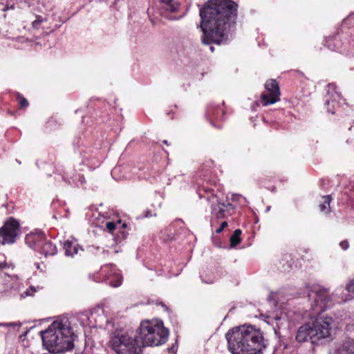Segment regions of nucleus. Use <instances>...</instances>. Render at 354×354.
<instances>
[{"instance_id": "24", "label": "nucleus", "mask_w": 354, "mask_h": 354, "mask_svg": "<svg viewBox=\"0 0 354 354\" xmlns=\"http://www.w3.org/2000/svg\"><path fill=\"white\" fill-rule=\"evenodd\" d=\"M47 21L48 18L46 16L35 15V19L32 21V28L35 30L41 29Z\"/></svg>"}, {"instance_id": "4", "label": "nucleus", "mask_w": 354, "mask_h": 354, "mask_svg": "<svg viewBox=\"0 0 354 354\" xmlns=\"http://www.w3.org/2000/svg\"><path fill=\"white\" fill-rule=\"evenodd\" d=\"M337 328L335 320L330 316H318L299 327L295 337L298 342H310L313 344L331 339Z\"/></svg>"}, {"instance_id": "45", "label": "nucleus", "mask_w": 354, "mask_h": 354, "mask_svg": "<svg viewBox=\"0 0 354 354\" xmlns=\"http://www.w3.org/2000/svg\"><path fill=\"white\" fill-rule=\"evenodd\" d=\"M163 142L166 145H167V140H164Z\"/></svg>"}, {"instance_id": "16", "label": "nucleus", "mask_w": 354, "mask_h": 354, "mask_svg": "<svg viewBox=\"0 0 354 354\" xmlns=\"http://www.w3.org/2000/svg\"><path fill=\"white\" fill-rule=\"evenodd\" d=\"M225 111L220 106H209L207 109L206 118L209 120L212 126L220 128L221 125L216 123L224 120Z\"/></svg>"}, {"instance_id": "12", "label": "nucleus", "mask_w": 354, "mask_h": 354, "mask_svg": "<svg viewBox=\"0 0 354 354\" xmlns=\"http://www.w3.org/2000/svg\"><path fill=\"white\" fill-rule=\"evenodd\" d=\"M348 338L337 344L331 354H354V324L347 326Z\"/></svg>"}, {"instance_id": "42", "label": "nucleus", "mask_w": 354, "mask_h": 354, "mask_svg": "<svg viewBox=\"0 0 354 354\" xmlns=\"http://www.w3.org/2000/svg\"><path fill=\"white\" fill-rule=\"evenodd\" d=\"M160 304L162 305V306H163V307L165 308V310H167V306H165V305H164L163 304H162V303H161Z\"/></svg>"}, {"instance_id": "40", "label": "nucleus", "mask_w": 354, "mask_h": 354, "mask_svg": "<svg viewBox=\"0 0 354 354\" xmlns=\"http://www.w3.org/2000/svg\"><path fill=\"white\" fill-rule=\"evenodd\" d=\"M211 227L212 228H214L215 227V222L214 221H212V223H211Z\"/></svg>"}, {"instance_id": "14", "label": "nucleus", "mask_w": 354, "mask_h": 354, "mask_svg": "<svg viewBox=\"0 0 354 354\" xmlns=\"http://www.w3.org/2000/svg\"><path fill=\"white\" fill-rule=\"evenodd\" d=\"M351 20H354V15L349 17ZM326 45L327 47L334 51H339L341 53L347 52L349 55H353L354 50L350 49L345 45L342 49V42L339 36L329 37L326 39ZM348 45L354 48V41H350Z\"/></svg>"}, {"instance_id": "44", "label": "nucleus", "mask_w": 354, "mask_h": 354, "mask_svg": "<svg viewBox=\"0 0 354 354\" xmlns=\"http://www.w3.org/2000/svg\"><path fill=\"white\" fill-rule=\"evenodd\" d=\"M36 266H37V268L39 269V266L38 263H35Z\"/></svg>"}, {"instance_id": "34", "label": "nucleus", "mask_w": 354, "mask_h": 354, "mask_svg": "<svg viewBox=\"0 0 354 354\" xmlns=\"http://www.w3.org/2000/svg\"><path fill=\"white\" fill-rule=\"evenodd\" d=\"M156 216V213L152 212L151 210H147L145 212V217L149 218L151 216Z\"/></svg>"}, {"instance_id": "22", "label": "nucleus", "mask_w": 354, "mask_h": 354, "mask_svg": "<svg viewBox=\"0 0 354 354\" xmlns=\"http://www.w3.org/2000/svg\"><path fill=\"white\" fill-rule=\"evenodd\" d=\"M38 251L45 256L54 255L57 252V248L52 242L45 239V241L42 243Z\"/></svg>"}, {"instance_id": "6", "label": "nucleus", "mask_w": 354, "mask_h": 354, "mask_svg": "<svg viewBox=\"0 0 354 354\" xmlns=\"http://www.w3.org/2000/svg\"><path fill=\"white\" fill-rule=\"evenodd\" d=\"M169 330L161 321H145L140 324L139 338L143 346H159L166 342Z\"/></svg>"}, {"instance_id": "28", "label": "nucleus", "mask_w": 354, "mask_h": 354, "mask_svg": "<svg viewBox=\"0 0 354 354\" xmlns=\"http://www.w3.org/2000/svg\"><path fill=\"white\" fill-rule=\"evenodd\" d=\"M17 100L21 108H26L28 106V100L19 93L17 95Z\"/></svg>"}, {"instance_id": "20", "label": "nucleus", "mask_w": 354, "mask_h": 354, "mask_svg": "<svg viewBox=\"0 0 354 354\" xmlns=\"http://www.w3.org/2000/svg\"><path fill=\"white\" fill-rule=\"evenodd\" d=\"M79 249L82 250L76 243V241L67 240L64 243V250L66 256L73 257L75 254H77Z\"/></svg>"}, {"instance_id": "26", "label": "nucleus", "mask_w": 354, "mask_h": 354, "mask_svg": "<svg viewBox=\"0 0 354 354\" xmlns=\"http://www.w3.org/2000/svg\"><path fill=\"white\" fill-rule=\"evenodd\" d=\"M241 230L239 229L236 230L230 238L231 247H235L241 242L240 236Z\"/></svg>"}, {"instance_id": "37", "label": "nucleus", "mask_w": 354, "mask_h": 354, "mask_svg": "<svg viewBox=\"0 0 354 354\" xmlns=\"http://www.w3.org/2000/svg\"><path fill=\"white\" fill-rule=\"evenodd\" d=\"M120 169V167H115V168L113 169V170L112 171V174H115V173H116V172H118Z\"/></svg>"}, {"instance_id": "17", "label": "nucleus", "mask_w": 354, "mask_h": 354, "mask_svg": "<svg viewBox=\"0 0 354 354\" xmlns=\"http://www.w3.org/2000/svg\"><path fill=\"white\" fill-rule=\"evenodd\" d=\"M68 319L71 322H72V326L74 328L75 333L77 331V322H78L82 327H93V321L91 320V312H81L77 313L75 317H72Z\"/></svg>"}, {"instance_id": "32", "label": "nucleus", "mask_w": 354, "mask_h": 354, "mask_svg": "<svg viewBox=\"0 0 354 354\" xmlns=\"http://www.w3.org/2000/svg\"><path fill=\"white\" fill-rule=\"evenodd\" d=\"M227 221H223L220 226L215 230L216 233L219 234L227 226Z\"/></svg>"}, {"instance_id": "21", "label": "nucleus", "mask_w": 354, "mask_h": 354, "mask_svg": "<svg viewBox=\"0 0 354 354\" xmlns=\"http://www.w3.org/2000/svg\"><path fill=\"white\" fill-rule=\"evenodd\" d=\"M17 282L16 276L8 275L6 272L0 271V285L4 286L6 288H12L13 284Z\"/></svg>"}, {"instance_id": "23", "label": "nucleus", "mask_w": 354, "mask_h": 354, "mask_svg": "<svg viewBox=\"0 0 354 354\" xmlns=\"http://www.w3.org/2000/svg\"><path fill=\"white\" fill-rule=\"evenodd\" d=\"M162 8L167 11L174 12L179 8V3L174 0H161Z\"/></svg>"}, {"instance_id": "29", "label": "nucleus", "mask_w": 354, "mask_h": 354, "mask_svg": "<svg viewBox=\"0 0 354 354\" xmlns=\"http://www.w3.org/2000/svg\"><path fill=\"white\" fill-rule=\"evenodd\" d=\"M106 228L109 232H113L116 229V224L114 222L108 221L105 225Z\"/></svg>"}, {"instance_id": "36", "label": "nucleus", "mask_w": 354, "mask_h": 354, "mask_svg": "<svg viewBox=\"0 0 354 354\" xmlns=\"http://www.w3.org/2000/svg\"><path fill=\"white\" fill-rule=\"evenodd\" d=\"M6 267H8V263L5 261L0 260V270Z\"/></svg>"}, {"instance_id": "19", "label": "nucleus", "mask_w": 354, "mask_h": 354, "mask_svg": "<svg viewBox=\"0 0 354 354\" xmlns=\"http://www.w3.org/2000/svg\"><path fill=\"white\" fill-rule=\"evenodd\" d=\"M91 320L93 321V327H102L109 322L106 316L104 315L103 308H97L91 311Z\"/></svg>"}, {"instance_id": "11", "label": "nucleus", "mask_w": 354, "mask_h": 354, "mask_svg": "<svg viewBox=\"0 0 354 354\" xmlns=\"http://www.w3.org/2000/svg\"><path fill=\"white\" fill-rule=\"evenodd\" d=\"M100 275L102 280L112 287H118L122 284V277L120 271L113 264H106L102 266Z\"/></svg>"}, {"instance_id": "13", "label": "nucleus", "mask_w": 354, "mask_h": 354, "mask_svg": "<svg viewBox=\"0 0 354 354\" xmlns=\"http://www.w3.org/2000/svg\"><path fill=\"white\" fill-rule=\"evenodd\" d=\"M336 89V86L333 83L328 84L327 86L325 105L327 107L328 111L332 114L335 113V106L342 104V96Z\"/></svg>"}, {"instance_id": "46", "label": "nucleus", "mask_w": 354, "mask_h": 354, "mask_svg": "<svg viewBox=\"0 0 354 354\" xmlns=\"http://www.w3.org/2000/svg\"><path fill=\"white\" fill-rule=\"evenodd\" d=\"M270 207H267V209H266V210H267V212L270 210Z\"/></svg>"}, {"instance_id": "38", "label": "nucleus", "mask_w": 354, "mask_h": 354, "mask_svg": "<svg viewBox=\"0 0 354 354\" xmlns=\"http://www.w3.org/2000/svg\"><path fill=\"white\" fill-rule=\"evenodd\" d=\"M284 319V317H274V319L276 321H281V319Z\"/></svg>"}, {"instance_id": "41", "label": "nucleus", "mask_w": 354, "mask_h": 354, "mask_svg": "<svg viewBox=\"0 0 354 354\" xmlns=\"http://www.w3.org/2000/svg\"><path fill=\"white\" fill-rule=\"evenodd\" d=\"M235 197L241 198V197H242V196H240V195H236V196L234 195L232 199H233V200H234V198H235Z\"/></svg>"}, {"instance_id": "27", "label": "nucleus", "mask_w": 354, "mask_h": 354, "mask_svg": "<svg viewBox=\"0 0 354 354\" xmlns=\"http://www.w3.org/2000/svg\"><path fill=\"white\" fill-rule=\"evenodd\" d=\"M37 291V289L35 287L30 286L25 291H23L20 293V298L24 299L27 297L33 296Z\"/></svg>"}, {"instance_id": "39", "label": "nucleus", "mask_w": 354, "mask_h": 354, "mask_svg": "<svg viewBox=\"0 0 354 354\" xmlns=\"http://www.w3.org/2000/svg\"><path fill=\"white\" fill-rule=\"evenodd\" d=\"M204 282L206 283H212L214 282V280L211 279V280H208V281H204Z\"/></svg>"}, {"instance_id": "18", "label": "nucleus", "mask_w": 354, "mask_h": 354, "mask_svg": "<svg viewBox=\"0 0 354 354\" xmlns=\"http://www.w3.org/2000/svg\"><path fill=\"white\" fill-rule=\"evenodd\" d=\"M45 235L41 231H35L29 233L26 236V243L35 250L39 249L42 243L45 241Z\"/></svg>"}, {"instance_id": "15", "label": "nucleus", "mask_w": 354, "mask_h": 354, "mask_svg": "<svg viewBox=\"0 0 354 354\" xmlns=\"http://www.w3.org/2000/svg\"><path fill=\"white\" fill-rule=\"evenodd\" d=\"M56 172L61 176L62 180L68 185L78 186L79 185L84 184L85 182L83 176L72 174V171L68 168L59 167L56 169Z\"/></svg>"}, {"instance_id": "35", "label": "nucleus", "mask_w": 354, "mask_h": 354, "mask_svg": "<svg viewBox=\"0 0 354 354\" xmlns=\"http://www.w3.org/2000/svg\"><path fill=\"white\" fill-rule=\"evenodd\" d=\"M277 295V292H271L270 295L268 296V300L275 301Z\"/></svg>"}, {"instance_id": "2", "label": "nucleus", "mask_w": 354, "mask_h": 354, "mask_svg": "<svg viewBox=\"0 0 354 354\" xmlns=\"http://www.w3.org/2000/svg\"><path fill=\"white\" fill-rule=\"evenodd\" d=\"M225 338L232 354H263L267 347L262 331L252 325L234 327Z\"/></svg>"}, {"instance_id": "1", "label": "nucleus", "mask_w": 354, "mask_h": 354, "mask_svg": "<svg viewBox=\"0 0 354 354\" xmlns=\"http://www.w3.org/2000/svg\"><path fill=\"white\" fill-rule=\"evenodd\" d=\"M238 5L232 0H209L200 9L202 43L210 46L220 44L227 39L228 33L235 24Z\"/></svg>"}, {"instance_id": "30", "label": "nucleus", "mask_w": 354, "mask_h": 354, "mask_svg": "<svg viewBox=\"0 0 354 354\" xmlns=\"http://www.w3.org/2000/svg\"><path fill=\"white\" fill-rule=\"evenodd\" d=\"M346 289L348 292L354 294V279L351 280L346 286Z\"/></svg>"}, {"instance_id": "9", "label": "nucleus", "mask_w": 354, "mask_h": 354, "mask_svg": "<svg viewBox=\"0 0 354 354\" xmlns=\"http://www.w3.org/2000/svg\"><path fill=\"white\" fill-rule=\"evenodd\" d=\"M19 232L18 221L12 218H10L0 228V243L3 245L13 243Z\"/></svg>"}, {"instance_id": "10", "label": "nucleus", "mask_w": 354, "mask_h": 354, "mask_svg": "<svg viewBox=\"0 0 354 354\" xmlns=\"http://www.w3.org/2000/svg\"><path fill=\"white\" fill-rule=\"evenodd\" d=\"M266 91L262 93L261 99L256 102V105L261 104L266 106L268 104H272L279 100V88L277 82L274 80L268 81L265 84Z\"/></svg>"}, {"instance_id": "7", "label": "nucleus", "mask_w": 354, "mask_h": 354, "mask_svg": "<svg viewBox=\"0 0 354 354\" xmlns=\"http://www.w3.org/2000/svg\"><path fill=\"white\" fill-rule=\"evenodd\" d=\"M308 297L311 301V309L315 313L324 311L335 299V294L330 295L327 288L319 285H313L310 287Z\"/></svg>"}, {"instance_id": "33", "label": "nucleus", "mask_w": 354, "mask_h": 354, "mask_svg": "<svg viewBox=\"0 0 354 354\" xmlns=\"http://www.w3.org/2000/svg\"><path fill=\"white\" fill-rule=\"evenodd\" d=\"M339 245L344 250H347L349 247V244L347 241H341Z\"/></svg>"}, {"instance_id": "8", "label": "nucleus", "mask_w": 354, "mask_h": 354, "mask_svg": "<svg viewBox=\"0 0 354 354\" xmlns=\"http://www.w3.org/2000/svg\"><path fill=\"white\" fill-rule=\"evenodd\" d=\"M207 196H203L199 190L198 195L200 198H206L207 202L211 206V213L213 218L222 219L230 215V211L232 209V205L230 203L222 202L217 195L211 193L207 189H203Z\"/></svg>"}, {"instance_id": "31", "label": "nucleus", "mask_w": 354, "mask_h": 354, "mask_svg": "<svg viewBox=\"0 0 354 354\" xmlns=\"http://www.w3.org/2000/svg\"><path fill=\"white\" fill-rule=\"evenodd\" d=\"M21 324L20 322H10V323H1L0 326H8V327H17L19 328Z\"/></svg>"}, {"instance_id": "25", "label": "nucleus", "mask_w": 354, "mask_h": 354, "mask_svg": "<svg viewBox=\"0 0 354 354\" xmlns=\"http://www.w3.org/2000/svg\"><path fill=\"white\" fill-rule=\"evenodd\" d=\"M322 199L323 203L319 205L320 210L323 212L328 213L330 209V203L331 201V197L330 195H327L323 196Z\"/></svg>"}, {"instance_id": "5", "label": "nucleus", "mask_w": 354, "mask_h": 354, "mask_svg": "<svg viewBox=\"0 0 354 354\" xmlns=\"http://www.w3.org/2000/svg\"><path fill=\"white\" fill-rule=\"evenodd\" d=\"M141 341L133 331L116 330L110 335L109 346L115 354H142Z\"/></svg>"}, {"instance_id": "43", "label": "nucleus", "mask_w": 354, "mask_h": 354, "mask_svg": "<svg viewBox=\"0 0 354 354\" xmlns=\"http://www.w3.org/2000/svg\"><path fill=\"white\" fill-rule=\"evenodd\" d=\"M181 17H174V18H171V19H179Z\"/></svg>"}, {"instance_id": "3", "label": "nucleus", "mask_w": 354, "mask_h": 354, "mask_svg": "<svg viewBox=\"0 0 354 354\" xmlns=\"http://www.w3.org/2000/svg\"><path fill=\"white\" fill-rule=\"evenodd\" d=\"M41 336L44 346L55 354L71 350L76 337L72 322L65 316L57 317L47 329L41 331Z\"/></svg>"}]
</instances>
